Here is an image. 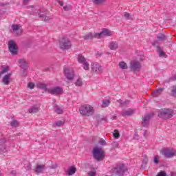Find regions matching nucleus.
<instances>
[{"mask_svg":"<svg viewBox=\"0 0 176 176\" xmlns=\"http://www.w3.org/2000/svg\"><path fill=\"white\" fill-rule=\"evenodd\" d=\"M111 104V100L109 99H104L102 102V108H107Z\"/></svg>","mask_w":176,"mask_h":176,"instance_id":"393cba45","label":"nucleus"},{"mask_svg":"<svg viewBox=\"0 0 176 176\" xmlns=\"http://www.w3.org/2000/svg\"><path fill=\"white\" fill-rule=\"evenodd\" d=\"M157 39L158 41H166V36L164 34H160V36H157Z\"/></svg>","mask_w":176,"mask_h":176,"instance_id":"e433bc0d","label":"nucleus"},{"mask_svg":"<svg viewBox=\"0 0 176 176\" xmlns=\"http://www.w3.org/2000/svg\"><path fill=\"white\" fill-rule=\"evenodd\" d=\"M112 146L113 148H118V146H119V144H118L116 142H114L112 143Z\"/></svg>","mask_w":176,"mask_h":176,"instance_id":"de8ad7c7","label":"nucleus"},{"mask_svg":"<svg viewBox=\"0 0 176 176\" xmlns=\"http://www.w3.org/2000/svg\"><path fill=\"white\" fill-rule=\"evenodd\" d=\"M45 165H37L34 171L36 174H40L41 173H43L45 171Z\"/></svg>","mask_w":176,"mask_h":176,"instance_id":"aec40b11","label":"nucleus"},{"mask_svg":"<svg viewBox=\"0 0 176 176\" xmlns=\"http://www.w3.org/2000/svg\"><path fill=\"white\" fill-rule=\"evenodd\" d=\"M124 17L126 19V20H134V16L130 14L129 12H125L124 14Z\"/></svg>","mask_w":176,"mask_h":176,"instance_id":"c756f323","label":"nucleus"},{"mask_svg":"<svg viewBox=\"0 0 176 176\" xmlns=\"http://www.w3.org/2000/svg\"><path fill=\"white\" fill-rule=\"evenodd\" d=\"M127 171V168L124 166L123 164L117 166L116 168H113V173L116 175L122 176Z\"/></svg>","mask_w":176,"mask_h":176,"instance_id":"7ed1b4c3","label":"nucleus"},{"mask_svg":"<svg viewBox=\"0 0 176 176\" xmlns=\"http://www.w3.org/2000/svg\"><path fill=\"white\" fill-rule=\"evenodd\" d=\"M76 173V168L71 166L68 170V175H74Z\"/></svg>","mask_w":176,"mask_h":176,"instance_id":"c85d7f7f","label":"nucleus"},{"mask_svg":"<svg viewBox=\"0 0 176 176\" xmlns=\"http://www.w3.org/2000/svg\"><path fill=\"white\" fill-rule=\"evenodd\" d=\"M159 54L161 57H166V53L163 51H160Z\"/></svg>","mask_w":176,"mask_h":176,"instance_id":"49530a36","label":"nucleus"},{"mask_svg":"<svg viewBox=\"0 0 176 176\" xmlns=\"http://www.w3.org/2000/svg\"><path fill=\"white\" fill-rule=\"evenodd\" d=\"M8 49L10 50V53H11L12 56H16V54L19 53V47H17V44L13 40L8 42Z\"/></svg>","mask_w":176,"mask_h":176,"instance_id":"39448f33","label":"nucleus"},{"mask_svg":"<svg viewBox=\"0 0 176 176\" xmlns=\"http://www.w3.org/2000/svg\"><path fill=\"white\" fill-rule=\"evenodd\" d=\"M158 116L161 119H170L174 116V110L171 109H162L158 113Z\"/></svg>","mask_w":176,"mask_h":176,"instance_id":"f257e3e1","label":"nucleus"},{"mask_svg":"<svg viewBox=\"0 0 176 176\" xmlns=\"http://www.w3.org/2000/svg\"><path fill=\"white\" fill-rule=\"evenodd\" d=\"M113 135L114 138H119V137H120V134L119 133V131H118L117 129H116L114 131V133H113Z\"/></svg>","mask_w":176,"mask_h":176,"instance_id":"4c0bfd02","label":"nucleus"},{"mask_svg":"<svg viewBox=\"0 0 176 176\" xmlns=\"http://www.w3.org/2000/svg\"><path fill=\"white\" fill-rule=\"evenodd\" d=\"M91 69H92L93 72H96V74H102V71H104L102 66H101V65L97 62L91 63Z\"/></svg>","mask_w":176,"mask_h":176,"instance_id":"6e6552de","label":"nucleus"},{"mask_svg":"<svg viewBox=\"0 0 176 176\" xmlns=\"http://www.w3.org/2000/svg\"><path fill=\"white\" fill-rule=\"evenodd\" d=\"M134 113V109H129L125 111H121L120 115L123 118H127L128 116H131Z\"/></svg>","mask_w":176,"mask_h":176,"instance_id":"2eb2a0df","label":"nucleus"},{"mask_svg":"<svg viewBox=\"0 0 176 176\" xmlns=\"http://www.w3.org/2000/svg\"><path fill=\"white\" fill-rule=\"evenodd\" d=\"M9 71V66L6 67L4 69L1 71V74H6V72H8Z\"/></svg>","mask_w":176,"mask_h":176,"instance_id":"ea45409f","label":"nucleus"},{"mask_svg":"<svg viewBox=\"0 0 176 176\" xmlns=\"http://www.w3.org/2000/svg\"><path fill=\"white\" fill-rule=\"evenodd\" d=\"M117 102H119V104H120V107L122 108H123V107H127V105H129V104H130V101L127 100L123 102V100L120 99V100H117Z\"/></svg>","mask_w":176,"mask_h":176,"instance_id":"412c9836","label":"nucleus"},{"mask_svg":"<svg viewBox=\"0 0 176 176\" xmlns=\"http://www.w3.org/2000/svg\"><path fill=\"white\" fill-rule=\"evenodd\" d=\"M175 79H176V75L174 76Z\"/></svg>","mask_w":176,"mask_h":176,"instance_id":"bf43d9fd","label":"nucleus"},{"mask_svg":"<svg viewBox=\"0 0 176 176\" xmlns=\"http://www.w3.org/2000/svg\"><path fill=\"white\" fill-rule=\"evenodd\" d=\"M153 116V113H148L145 115L142 118V126L143 127H148L149 126V120H151V118Z\"/></svg>","mask_w":176,"mask_h":176,"instance_id":"f8f14e48","label":"nucleus"},{"mask_svg":"<svg viewBox=\"0 0 176 176\" xmlns=\"http://www.w3.org/2000/svg\"><path fill=\"white\" fill-rule=\"evenodd\" d=\"M54 111L56 113H58V115H61V113H63V109L60 108V107L57 105L54 107Z\"/></svg>","mask_w":176,"mask_h":176,"instance_id":"cd10ccee","label":"nucleus"},{"mask_svg":"<svg viewBox=\"0 0 176 176\" xmlns=\"http://www.w3.org/2000/svg\"><path fill=\"white\" fill-rule=\"evenodd\" d=\"M76 86H82L83 85V81H82V78H78L76 82Z\"/></svg>","mask_w":176,"mask_h":176,"instance_id":"72a5a7b5","label":"nucleus"},{"mask_svg":"<svg viewBox=\"0 0 176 176\" xmlns=\"http://www.w3.org/2000/svg\"><path fill=\"white\" fill-rule=\"evenodd\" d=\"M96 57H101V54H97Z\"/></svg>","mask_w":176,"mask_h":176,"instance_id":"5fc2aeb1","label":"nucleus"},{"mask_svg":"<svg viewBox=\"0 0 176 176\" xmlns=\"http://www.w3.org/2000/svg\"><path fill=\"white\" fill-rule=\"evenodd\" d=\"M29 113H36L37 112H39V105L36 104L34 106H32L28 109Z\"/></svg>","mask_w":176,"mask_h":176,"instance_id":"f3484780","label":"nucleus"},{"mask_svg":"<svg viewBox=\"0 0 176 176\" xmlns=\"http://www.w3.org/2000/svg\"><path fill=\"white\" fill-rule=\"evenodd\" d=\"M84 39H93V38H96V34L88 33L83 36Z\"/></svg>","mask_w":176,"mask_h":176,"instance_id":"bb28decb","label":"nucleus"},{"mask_svg":"<svg viewBox=\"0 0 176 176\" xmlns=\"http://www.w3.org/2000/svg\"><path fill=\"white\" fill-rule=\"evenodd\" d=\"M162 152V155H164V157L166 159H171V157H174L176 155V151L170 148H163Z\"/></svg>","mask_w":176,"mask_h":176,"instance_id":"1a4fd4ad","label":"nucleus"},{"mask_svg":"<svg viewBox=\"0 0 176 176\" xmlns=\"http://www.w3.org/2000/svg\"><path fill=\"white\" fill-rule=\"evenodd\" d=\"M58 3H59V5H60V6H64V3H63V2H61V1L58 0Z\"/></svg>","mask_w":176,"mask_h":176,"instance_id":"3c124183","label":"nucleus"},{"mask_svg":"<svg viewBox=\"0 0 176 176\" xmlns=\"http://www.w3.org/2000/svg\"><path fill=\"white\" fill-rule=\"evenodd\" d=\"M54 126H57L58 127H60V126H63V121H58L55 122Z\"/></svg>","mask_w":176,"mask_h":176,"instance_id":"a18cd8bd","label":"nucleus"},{"mask_svg":"<svg viewBox=\"0 0 176 176\" xmlns=\"http://www.w3.org/2000/svg\"><path fill=\"white\" fill-rule=\"evenodd\" d=\"M36 86L38 89H42L43 90H45L46 91H47V90H49V89H47V85H46V84L38 82L36 85Z\"/></svg>","mask_w":176,"mask_h":176,"instance_id":"5701e85b","label":"nucleus"},{"mask_svg":"<svg viewBox=\"0 0 176 176\" xmlns=\"http://www.w3.org/2000/svg\"><path fill=\"white\" fill-rule=\"evenodd\" d=\"M98 143L102 146L107 145V142L104 139L99 140Z\"/></svg>","mask_w":176,"mask_h":176,"instance_id":"79ce46f5","label":"nucleus"},{"mask_svg":"<svg viewBox=\"0 0 176 176\" xmlns=\"http://www.w3.org/2000/svg\"><path fill=\"white\" fill-rule=\"evenodd\" d=\"M30 0H23V5H27L28 2H30Z\"/></svg>","mask_w":176,"mask_h":176,"instance_id":"603ef678","label":"nucleus"},{"mask_svg":"<svg viewBox=\"0 0 176 176\" xmlns=\"http://www.w3.org/2000/svg\"><path fill=\"white\" fill-rule=\"evenodd\" d=\"M141 68V63L138 61H132L131 62V69L132 71H140Z\"/></svg>","mask_w":176,"mask_h":176,"instance_id":"ddd939ff","label":"nucleus"},{"mask_svg":"<svg viewBox=\"0 0 176 176\" xmlns=\"http://www.w3.org/2000/svg\"><path fill=\"white\" fill-rule=\"evenodd\" d=\"M63 9L66 12H68V10H71V9H72V8L71 7V6H65V7H63Z\"/></svg>","mask_w":176,"mask_h":176,"instance_id":"c03bdc74","label":"nucleus"},{"mask_svg":"<svg viewBox=\"0 0 176 176\" xmlns=\"http://www.w3.org/2000/svg\"><path fill=\"white\" fill-rule=\"evenodd\" d=\"M2 75H3V74H1V72H0V78H1V76H2Z\"/></svg>","mask_w":176,"mask_h":176,"instance_id":"4d7b16f0","label":"nucleus"},{"mask_svg":"<svg viewBox=\"0 0 176 176\" xmlns=\"http://www.w3.org/2000/svg\"><path fill=\"white\" fill-rule=\"evenodd\" d=\"M166 174L164 173V171H161L158 173L157 176H166Z\"/></svg>","mask_w":176,"mask_h":176,"instance_id":"09e8293b","label":"nucleus"},{"mask_svg":"<svg viewBox=\"0 0 176 176\" xmlns=\"http://www.w3.org/2000/svg\"><path fill=\"white\" fill-rule=\"evenodd\" d=\"M38 16L41 19H43L42 20H43L44 21H49L50 20V18L49 16H46L45 14H42V12L38 14Z\"/></svg>","mask_w":176,"mask_h":176,"instance_id":"7c9ffc66","label":"nucleus"},{"mask_svg":"<svg viewBox=\"0 0 176 176\" xmlns=\"http://www.w3.org/2000/svg\"><path fill=\"white\" fill-rule=\"evenodd\" d=\"M112 32L107 29H103V30L99 33H95V38H105V36H111Z\"/></svg>","mask_w":176,"mask_h":176,"instance_id":"9b49d317","label":"nucleus"},{"mask_svg":"<svg viewBox=\"0 0 176 176\" xmlns=\"http://www.w3.org/2000/svg\"><path fill=\"white\" fill-rule=\"evenodd\" d=\"M89 176H95L96 173L94 172H91L89 174Z\"/></svg>","mask_w":176,"mask_h":176,"instance_id":"864d4df0","label":"nucleus"},{"mask_svg":"<svg viewBox=\"0 0 176 176\" xmlns=\"http://www.w3.org/2000/svg\"><path fill=\"white\" fill-rule=\"evenodd\" d=\"M163 90H164L163 88H159L158 89H156L153 94V97H159V95L162 94Z\"/></svg>","mask_w":176,"mask_h":176,"instance_id":"a878e982","label":"nucleus"},{"mask_svg":"<svg viewBox=\"0 0 176 176\" xmlns=\"http://www.w3.org/2000/svg\"><path fill=\"white\" fill-rule=\"evenodd\" d=\"M19 124V122L14 120L11 122V126H12V127H16Z\"/></svg>","mask_w":176,"mask_h":176,"instance_id":"37998d69","label":"nucleus"},{"mask_svg":"<svg viewBox=\"0 0 176 176\" xmlns=\"http://www.w3.org/2000/svg\"><path fill=\"white\" fill-rule=\"evenodd\" d=\"M171 93H172V96H173V97H176V85L174 86L171 90Z\"/></svg>","mask_w":176,"mask_h":176,"instance_id":"58836bf2","label":"nucleus"},{"mask_svg":"<svg viewBox=\"0 0 176 176\" xmlns=\"http://www.w3.org/2000/svg\"><path fill=\"white\" fill-rule=\"evenodd\" d=\"M6 144V140L3 139L0 140V151L1 152H6V146L5 145Z\"/></svg>","mask_w":176,"mask_h":176,"instance_id":"6ab92c4d","label":"nucleus"},{"mask_svg":"<svg viewBox=\"0 0 176 176\" xmlns=\"http://www.w3.org/2000/svg\"><path fill=\"white\" fill-rule=\"evenodd\" d=\"M12 77V74H8L5 75L2 79V82L3 85L8 86L9 83H10V78Z\"/></svg>","mask_w":176,"mask_h":176,"instance_id":"dca6fc26","label":"nucleus"},{"mask_svg":"<svg viewBox=\"0 0 176 176\" xmlns=\"http://www.w3.org/2000/svg\"><path fill=\"white\" fill-rule=\"evenodd\" d=\"M93 155L94 159L100 162L104 157V151L100 148L95 147L93 150Z\"/></svg>","mask_w":176,"mask_h":176,"instance_id":"0eeeda50","label":"nucleus"},{"mask_svg":"<svg viewBox=\"0 0 176 176\" xmlns=\"http://www.w3.org/2000/svg\"><path fill=\"white\" fill-rule=\"evenodd\" d=\"M28 87L29 89H31V90H32V89H34V87H35V84H34L33 82H29L28 85Z\"/></svg>","mask_w":176,"mask_h":176,"instance_id":"a19ab883","label":"nucleus"},{"mask_svg":"<svg viewBox=\"0 0 176 176\" xmlns=\"http://www.w3.org/2000/svg\"><path fill=\"white\" fill-rule=\"evenodd\" d=\"M144 162H146V163L148 162V157H146V160H144Z\"/></svg>","mask_w":176,"mask_h":176,"instance_id":"6e6d98bb","label":"nucleus"},{"mask_svg":"<svg viewBox=\"0 0 176 176\" xmlns=\"http://www.w3.org/2000/svg\"><path fill=\"white\" fill-rule=\"evenodd\" d=\"M0 176H3V175H2V173H1V171H0Z\"/></svg>","mask_w":176,"mask_h":176,"instance_id":"13d9d810","label":"nucleus"},{"mask_svg":"<svg viewBox=\"0 0 176 176\" xmlns=\"http://www.w3.org/2000/svg\"><path fill=\"white\" fill-rule=\"evenodd\" d=\"M47 92H48L49 94H52L53 96H58L60 94H63V88L60 87L49 88L47 89Z\"/></svg>","mask_w":176,"mask_h":176,"instance_id":"9d476101","label":"nucleus"},{"mask_svg":"<svg viewBox=\"0 0 176 176\" xmlns=\"http://www.w3.org/2000/svg\"><path fill=\"white\" fill-rule=\"evenodd\" d=\"M18 63L19 66L21 67L23 69L27 67V61H25V59H19L18 60Z\"/></svg>","mask_w":176,"mask_h":176,"instance_id":"4be33fe9","label":"nucleus"},{"mask_svg":"<svg viewBox=\"0 0 176 176\" xmlns=\"http://www.w3.org/2000/svg\"><path fill=\"white\" fill-rule=\"evenodd\" d=\"M64 75L67 80L72 81L74 80V78H75V72L72 67H65Z\"/></svg>","mask_w":176,"mask_h":176,"instance_id":"20e7f679","label":"nucleus"},{"mask_svg":"<svg viewBox=\"0 0 176 176\" xmlns=\"http://www.w3.org/2000/svg\"><path fill=\"white\" fill-rule=\"evenodd\" d=\"M144 137H148V131L145 130L143 133Z\"/></svg>","mask_w":176,"mask_h":176,"instance_id":"8fccbe9b","label":"nucleus"},{"mask_svg":"<svg viewBox=\"0 0 176 176\" xmlns=\"http://www.w3.org/2000/svg\"><path fill=\"white\" fill-rule=\"evenodd\" d=\"M59 45L63 50H67L71 49V41L67 38L63 37L60 40Z\"/></svg>","mask_w":176,"mask_h":176,"instance_id":"423d86ee","label":"nucleus"},{"mask_svg":"<svg viewBox=\"0 0 176 176\" xmlns=\"http://www.w3.org/2000/svg\"><path fill=\"white\" fill-rule=\"evenodd\" d=\"M118 65L121 69H127L128 68L127 64L124 62H120Z\"/></svg>","mask_w":176,"mask_h":176,"instance_id":"2f4dec72","label":"nucleus"},{"mask_svg":"<svg viewBox=\"0 0 176 176\" xmlns=\"http://www.w3.org/2000/svg\"><path fill=\"white\" fill-rule=\"evenodd\" d=\"M12 28L13 31L16 32V35H21V32H23V30L21 29V25H12Z\"/></svg>","mask_w":176,"mask_h":176,"instance_id":"4468645a","label":"nucleus"},{"mask_svg":"<svg viewBox=\"0 0 176 176\" xmlns=\"http://www.w3.org/2000/svg\"><path fill=\"white\" fill-rule=\"evenodd\" d=\"M94 3H96V5H101V3H104V2H107V0H93Z\"/></svg>","mask_w":176,"mask_h":176,"instance_id":"c9c22d12","label":"nucleus"},{"mask_svg":"<svg viewBox=\"0 0 176 176\" xmlns=\"http://www.w3.org/2000/svg\"><path fill=\"white\" fill-rule=\"evenodd\" d=\"M80 113L83 116H92L94 113L93 106L85 104L80 109Z\"/></svg>","mask_w":176,"mask_h":176,"instance_id":"f03ea898","label":"nucleus"},{"mask_svg":"<svg viewBox=\"0 0 176 176\" xmlns=\"http://www.w3.org/2000/svg\"><path fill=\"white\" fill-rule=\"evenodd\" d=\"M77 60H78V62L80 63V64H83L85 63H86V58H85V56L79 54L77 57Z\"/></svg>","mask_w":176,"mask_h":176,"instance_id":"b1692460","label":"nucleus"},{"mask_svg":"<svg viewBox=\"0 0 176 176\" xmlns=\"http://www.w3.org/2000/svg\"><path fill=\"white\" fill-rule=\"evenodd\" d=\"M160 160V157H159L158 155L154 156V158H153V163H154L155 164H159Z\"/></svg>","mask_w":176,"mask_h":176,"instance_id":"473e14b6","label":"nucleus"},{"mask_svg":"<svg viewBox=\"0 0 176 176\" xmlns=\"http://www.w3.org/2000/svg\"><path fill=\"white\" fill-rule=\"evenodd\" d=\"M110 50H116L119 47V44L116 41H111L109 44Z\"/></svg>","mask_w":176,"mask_h":176,"instance_id":"a211bd4d","label":"nucleus"},{"mask_svg":"<svg viewBox=\"0 0 176 176\" xmlns=\"http://www.w3.org/2000/svg\"><path fill=\"white\" fill-rule=\"evenodd\" d=\"M82 64L84 65L83 69H85V71H89L90 69V68L89 67V63L87 61L85 62Z\"/></svg>","mask_w":176,"mask_h":176,"instance_id":"f704fd0d","label":"nucleus"}]
</instances>
